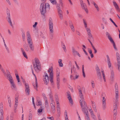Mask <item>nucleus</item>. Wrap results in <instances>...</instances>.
Listing matches in <instances>:
<instances>
[{
	"mask_svg": "<svg viewBox=\"0 0 120 120\" xmlns=\"http://www.w3.org/2000/svg\"><path fill=\"white\" fill-rule=\"evenodd\" d=\"M49 10L50 5L48 3H42L41 4L40 7V11L41 14L44 15L46 12V9Z\"/></svg>",
	"mask_w": 120,
	"mask_h": 120,
	"instance_id": "f257e3e1",
	"label": "nucleus"
},
{
	"mask_svg": "<svg viewBox=\"0 0 120 120\" xmlns=\"http://www.w3.org/2000/svg\"><path fill=\"white\" fill-rule=\"evenodd\" d=\"M26 37L27 42L30 49L31 50L33 51L34 50V46L30 35L29 31H27L26 32Z\"/></svg>",
	"mask_w": 120,
	"mask_h": 120,
	"instance_id": "f03ea898",
	"label": "nucleus"
},
{
	"mask_svg": "<svg viewBox=\"0 0 120 120\" xmlns=\"http://www.w3.org/2000/svg\"><path fill=\"white\" fill-rule=\"evenodd\" d=\"M35 62L33 64L34 68L36 71L38 72L40 70L41 68L40 62L37 58H35Z\"/></svg>",
	"mask_w": 120,
	"mask_h": 120,
	"instance_id": "7ed1b4c3",
	"label": "nucleus"
},
{
	"mask_svg": "<svg viewBox=\"0 0 120 120\" xmlns=\"http://www.w3.org/2000/svg\"><path fill=\"white\" fill-rule=\"evenodd\" d=\"M49 30L51 34H50V37L51 39H52L53 37V34L52 33H53V24L52 22V20L50 18L49 19Z\"/></svg>",
	"mask_w": 120,
	"mask_h": 120,
	"instance_id": "20e7f679",
	"label": "nucleus"
},
{
	"mask_svg": "<svg viewBox=\"0 0 120 120\" xmlns=\"http://www.w3.org/2000/svg\"><path fill=\"white\" fill-rule=\"evenodd\" d=\"M60 71H57L56 73V79L57 88L58 89H59V88L60 82Z\"/></svg>",
	"mask_w": 120,
	"mask_h": 120,
	"instance_id": "39448f33",
	"label": "nucleus"
},
{
	"mask_svg": "<svg viewBox=\"0 0 120 120\" xmlns=\"http://www.w3.org/2000/svg\"><path fill=\"white\" fill-rule=\"evenodd\" d=\"M43 79L45 84L47 85L48 84L49 81V77L46 73L44 74Z\"/></svg>",
	"mask_w": 120,
	"mask_h": 120,
	"instance_id": "423d86ee",
	"label": "nucleus"
},
{
	"mask_svg": "<svg viewBox=\"0 0 120 120\" xmlns=\"http://www.w3.org/2000/svg\"><path fill=\"white\" fill-rule=\"evenodd\" d=\"M116 60L117 61V64L118 67V69L120 71V56L119 53L117 52L116 53Z\"/></svg>",
	"mask_w": 120,
	"mask_h": 120,
	"instance_id": "0eeeda50",
	"label": "nucleus"
},
{
	"mask_svg": "<svg viewBox=\"0 0 120 120\" xmlns=\"http://www.w3.org/2000/svg\"><path fill=\"white\" fill-rule=\"evenodd\" d=\"M82 110L85 114V115L86 120H90V119L89 116L88 112L87 110H86V108L83 107Z\"/></svg>",
	"mask_w": 120,
	"mask_h": 120,
	"instance_id": "6e6552de",
	"label": "nucleus"
},
{
	"mask_svg": "<svg viewBox=\"0 0 120 120\" xmlns=\"http://www.w3.org/2000/svg\"><path fill=\"white\" fill-rule=\"evenodd\" d=\"M84 26L88 34H91V31L90 28H87V24L86 20L84 19H83Z\"/></svg>",
	"mask_w": 120,
	"mask_h": 120,
	"instance_id": "1a4fd4ad",
	"label": "nucleus"
},
{
	"mask_svg": "<svg viewBox=\"0 0 120 120\" xmlns=\"http://www.w3.org/2000/svg\"><path fill=\"white\" fill-rule=\"evenodd\" d=\"M7 16L6 17V18L8 21V23L9 24H10V25L12 27L13 26L11 20L9 11L8 10L7 11Z\"/></svg>",
	"mask_w": 120,
	"mask_h": 120,
	"instance_id": "9d476101",
	"label": "nucleus"
},
{
	"mask_svg": "<svg viewBox=\"0 0 120 120\" xmlns=\"http://www.w3.org/2000/svg\"><path fill=\"white\" fill-rule=\"evenodd\" d=\"M25 86L26 94V95H29L30 94V89L28 83H25Z\"/></svg>",
	"mask_w": 120,
	"mask_h": 120,
	"instance_id": "9b49d317",
	"label": "nucleus"
},
{
	"mask_svg": "<svg viewBox=\"0 0 120 120\" xmlns=\"http://www.w3.org/2000/svg\"><path fill=\"white\" fill-rule=\"evenodd\" d=\"M3 103L1 102L0 103V113L1 114V119L2 120L3 118Z\"/></svg>",
	"mask_w": 120,
	"mask_h": 120,
	"instance_id": "f8f14e48",
	"label": "nucleus"
},
{
	"mask_svg": "<svg viewBox=\"0 0 120 120\" xmlns=\"http://www.w3.org/2000/svg\"><path fill=\"white\" fill-rule=\"evenodd\" d=\"M67 93L68 96L67 98L70 103L72 105L73 104L70 92L69 91H68Z\"/></svg>",
	"mask_w": 120,
	"mask_h": 120,
	"instance_id": "ddd939ff",
	"label": "nucleus"
},
{
	"mask_svg": "<svg viewBox=\"0 0 120 120\" xmlns=\"http://www.w3.org/2000/svg\"><path fill=\"white\" fill-rule=\"evenodd\" d=\"M96 71L97 76L98 77L101 78V73L100 70L98 67H97L96 68Z\"/></svg>",
	"mask_w": 120,
	"mask_h": 120,
	"instance_id": "4468645a",
	"label": "nucleus"
},
{
	"mask_svg": "<svg viewBox=\"0 0 120 120\" xmlns=\"http://www.w3.org/2000/svg\"><path fill=\"white\" fill-rule=\"evenodd\" d=\"M11 85V87L12 89L16 90L17 88L15 84L14 81L10 82Z\"/></svg>",
	"mask_w": 120,
	"mask_h": 120,
	"instance_id": "2eb2a0df",
	"label": "nucleus"
},
{
	"mask_svg": "<svg viewBox=\"0 0 120 120\" xmlns=\"http://www.w3.org/2000/svg\"><path fill=\"white\" fill-rule=\"evenodd\" d=\"M51 106L52 112L54 113L55 112V103L54 102H51Z\"/></svg>",
	"mask_w": 120,
	"mask_h": 120,
	"instance_id": "dca6fc26",
	"label": "nucleus"
},
{
	"mask_svg": "<svg viewBox=\"0 0 120 120\" xmlns=\"http://www.w3.org/2000/svg\"><path fill=\"white\" fill-rule=\"evenodd\" d=\"M79 96L80 97V101L79 102H80V105L82 107H83L82 106V101L84 99L83 95L82 94H80L79 95Z\"/></svg>",
	"mask_w": 120,
	"mask_h": 120,
	"instance_id": "f3484780",
	"label": "nucleus"
},
{
	"mask_svg": "<svg viewBox=\"0 0 120 120\" xmlns=\"http://www.w3.org/2000/svg\"><path fill=\"white\" fill-rule=\"evenodd\" d=\"M34 75V76L35 78V82L34 83H33V86H34V88L36 89H37V85H38V83L37 81V78L36 77V76L34 74H33Z\"/></svg>",
	"mask_w": 120,
	"mask_h": 120,
	"instance_id": "a211bd4d",
	"label": "nucleus"
},
{
	"mask_svg": "<svg viewBox=\"0 0 120 120\" xmlns=\"http://www.w3.org/2000/svg\"><path fill=\"white\" fill-rule=\"evenodd\" d=\"M106 35L108 39L112 43L114 42L112 38L111 37L109 33L108 32H106Z\"/></svg>",
	"mask_w": 120,
	"mask_h": 120,
	"instance_id": "6ab92c4d",
	"label": "nucleus"
},
{
	"mask_svg": "<svg viewBox=\"0 0 120 120\" xmlns=\"http://www.w3.org/2000/svg\"><path fill=\"white\" fill-rule=\"evenodd\" d=\"M106 56L107 58V62L108 67L109 68H110L111 66V63L110 59L108 55H107Z\"/></svg>",
	"mask_w": 120,
	"mask_h": 120,
	"instance_id": "aec40b11",
	"label": "nucleus"
},
{
	"mask_svg": "<svg viewBox=\"0 0 120 120\" xmlns=\"http://www.w3.org/2000/svg\"><path fill=\"white\" fill-rule=\"evenodd\" d=\"M106 99L104 97H103L102 99V105H103V108L104 110L105 109L106 107V104L105 102Z\"/></svg>",
	"mask_w": 120,
	"mask_h": 120,
	"instance_id": "412c9836",
	"label": "nucleus"
},
{
	"mask_svg": "<svg viewBox=\"0 0 120 120\" xmlns=\"http://www.w3.org/2000/svg\"><path fill=\"white\" fill-rule=\"evenodd\" d=\"M7 75L8 79L9 81L10 82L13 81L12 78L10 74L7 73Z\"/></svg>",
	"mask_w": 120,
	"mask_h": 120,
	"instance_id": "4be33fe9",
	"label": "nucleus"
},
{
	"mask_svg": "<svg viewBox=\"0 0 120 120\" xmlns=\"http://www.w3.org/2000/svg\"><path fill=\"white\" fill-rule=\"evenodd\" d=\"M81 4L82 8L86 12H87L88 11L87 10L86 6L85 4L82 3Z\"/></svg>",
	"mask_w": 120,
	"mask_h": 120,
	"instance_id": "5701e85b",
	"label": "nucleus"
},
{
	"mask_svg": "<svg viewBox=\"0 0 120 120\" xmlns=\"http://www.w3.org/2000/svg\"><path fill=\"white\" fill-rule=\"evenodd\" d=\"M113 5L115 6V8L118 11H120L119 8L117 4H116V2H115L114 1H113Z\"/></svg>",
	"mask_w": 120,
	"mask_h": 120,
	"instance_id": "b1692460",
	"label": "nucleus"
},
{
	"mask_svg": "<svg viewBox=\"0 0 120 120\" xmlns=\"http://www.w3.org/2000/svg\"><path fill=\"white\" fill-rule=\"evenodd\" d=\"M49 77L50 82L51 83H53V73H52V71L51 72V73L50 74V76Z\"/></svg>",
	"mask_w": 120,
	"mask_h": 120,
	"instance_id": "393cba45",
	"label": "nucleus"
},
{
	"mask_svg": "<svg viewBox=\"0 0 120 120\" xmlns=\"http://www.w3.org/2000/svg\"><path fill=\"white\" fill-rule=\"evenodd\" d=\"M92 4L94 5L97 11H99V9L98 7V5L96 4L94 2V1L92 2Z\"/></svg>",
	"mask_w": 120,
	"mask_h": 120,
	"instance_id": "a878e982",
	"label": "nucleus"
},
{
	"mask_svg": "<svg viewBox=\"0 0 120 120\" xmlns=\"http://www.w3.org/2000/svg\"><path fill=\"white\" fill-rule=\"evenodd\" d=\"M92 105L94 110L96 112L97 110L95 103L93 101L92 102Z\"/></svg>",
	"mask_w": 120,
	"mask_h": 120,
	"instance_id": "bb28decb",
	"label": "nucleus"
},
{
	"mask_svg": "<svg viewBox=\"0 0 120 120\" xmlns=\"http://www.w3.org/2000/svg\"><path fill=\"white\" fill-rule=\"evenodd\" d=\"M115 93H119V90L118 89V85L117 83H116L115 85Z\"/></svg>",
	"mask_w": 120,
	"mask_h": 120,
	"instance_id": "cd10ccee",
	"label": "nucleus"
},
{
	"mask_svg": "<svg viewBox=\"0 0 120 120\" xmlns=\"http://www.w3.org/2000/svg\"><path fill=\"white\" fill-rule=\"evenodd\" d=\"M39 97H37V105H42V103H41V102L40 101H39Z\"/></svg>",
	"mask_w": 120,
	"mask_h": 120,
	"instance_id": "c85d7f7f",
	"label": "nucleus"
},
{
	"mask_svg": "<svg viewBox=\"0 0 120 120\" xmlns=\"http://www.w3.org/2000/svg\"><path fill=\"white\" fill-rule=\"evenodd\" d=\"M62 60L61 59H59L58 61L59 65L60 67H62L63 66V64L62 63Z\"/></svg>",
	"mask_w": 120,
	"mask_h": 120,
	"instance_id": "c756f323",
	"label": "nucleus"
},
{
	"mask_svg": "<svg viewBox=\"0 0 120 120\" xmlns=\"http://www.w3.org/2000/svg\"><path fill=\"white\" fill-rule=\"evenodd\" d=\"M8 103L9 105V106L10 107H11V105L10 98V96H8Z\"/></svg>",
	"mask_w": 120,
	"mask_h": 120,
	"instance_id": "7c9ffc66",
	"label": "nucleus"
},
{
	"mask_svg": "<svg viewBox=\"0 0 120 120\" xmlns=\"http://www.w3.org/2000/svg\"><path fill=\"white\" fill-rule=\"evenodd\" d=\"M61 46L64 51L65 52H66L67 50L65 44L64 43H62Z\"/></svg>",
	"mask_w": 120,
	"mask_h": 120,
	"instance_id": "2f4dec72",
	"label": "nucleus"
},
{
	"mask_svg": "<svg viewBox=\"0 0 120 120\" xmlns=\"http://www.w3.org/2000/svg\"><path fill=\"white\" fill-rule=\"evenodd\" d=\"M70 26L71 29L72 31L74 32L75 31V29L73 24L72 23H70Z\"/></svg>",
	"mask_w": 120,
	"mask_h": 120,
	"instance_id": "473e14b6",
	"label": "nucleus"
},
{
	"mask_svg": "<svg viewBox=\"0 0 120 120\" xmlns=\"http://www.w3.org/2000/svg\"><path fill=\"white\" fill-rule=\"evenodd\" d=\"M50 2L53 4H56L57 3L56 0H50Z\"/></svg>",
	"mask_w": 120,
	"mask_h": 120,
	"instance_id": "72a5a7b5",
	"label": "nucleus"
},
{
	"mask_svg": "<svg viewBox=\"0 0 120 120\" xmlns=\"http://www.w3.org/2000/svg\"><path fill=\"white\" fill-rule=\"evenodd\" d=\"M57 110L58 113H60V106L59 104V105H57Z\"/></svg>",
	"mask_w": 120,
	"mask_h": 120,
	"instance_id": "f704fd0d",
	"label": "nucleus"
},
{
	"mask_svg": "<svg viewBox=\"0 0 120 120\" xmlns=\"http://www.w3.org/2000/svg\"><path fill=\"white\" fill-rule=\"evenodd\" d=\"M82 75L85 78V74L84 72V65H82Z\"/></svg>",
	"mask_w": 120,
	"mask_h": 120,
	"instance_id": "c9c22d12",
	"label": "nucleus"
},
{
	"mask_svg": "<svg viewBox=\"0 0 120 120\" xmlns=\"http://www.w3.org/2000/svg\"><path fill=\"white\" fill-rule=\"evenodd\" d=\"M55 98L57 104L59 105V98L58 96H55Z\"/></svg>",
	"mask_w": 120,
	"mask_h": 120,
	"instance_id": "e433bc0d",
	"label": "nucleus"
},
{
	"mask_svg": "<svg viewBox=\"0 0 120 120\" xmlns=\"http://www.w3.org/2000/svg\"><path fill=\"white\" fill-rule=\"evenodd\" d=\"M22 38L23 40V41H24L25 38V33L24 32H22Z\"/></svg>",
	"mask_w": 120,
	"mask_h": 120,
	"instance_id": "4c0bfd02",
	"label": "nucleus"
},
{
	"mask_svg": "<svg viewBox=\"0 0 120 120\" xmlns=\"http://www.w3.org/2000/svg\"><path fill=\"white\" fill-rule=\"evenodd\" d=\"M72 52L74 55H75L77 53V52L78 51H76L74 48H72Z\"/></svg>",
	"mask_w": 120,
	"mask_h": 120,
	"instance_id": "58836bf2",
	"label": "nucleus"
},
{
	"mask_svg": "<svg viewBox=\"0 0 120 120\" xmlns=\"http://www.w3.org/2000/svg\"><path fill=\"white\" fill-rule=\"evenodd\" d=\"M91 114V117L94 120H96V117L94 113H92Z\"/></svg>",
	"mask_w": 120,
	"mask_h": 120,
	"instance_id": "ea45409f",
	"label": "nucleus"
},
{
	"mask_svg": "<svg viewBox=\"0 0 120 120\" xmlns=\"http://www.w3.org/2000/svg\"><path fill=\"white\" fill-rule=\"evenodd\" d=\"M91 83L92 85V87L93 88H94L95 87V84L93 81H91Z\"/></svg>",
	"mask_w": 120,
	"mask_h": 120,
	"instance_id": "a19ab883",
	"label": "nucleus"
},
{
	"mask_svg": "<svg viewBox=\"0 0 120 120\" xmlns=\"http://www.w3.org/2000/svg\"><path fill=\"white\" fill-rule=\"evenodd\" d=\"M22 53L24 56L27 59V56L25 52H22Z\"/></svg>",
	"mask_w": 120,
	"mask_h": 120,
	"instance_id": "79ce46f5",
	"label": "nucleus"
},
{
	"mask_svg": "<svg viewBox=\"0 0 120 120\" xmlns=\"http://www.w3.org/2000/svg\"><path fill=\"white\" fill-rule=\"evenodd\" d=\"M59 3L61 6L62 7H63V2L62 0H59Z\"/></svg>",
	"mask_w": 120,
	"mask_h": 120,
	"instance_id": "37998d69",
	"label": "nucleus"
},
{
	"mask_svg": "<svg viewBox=\"0 0 120 120\" xmlns=\"http://www.w3.org/2000/svg\"><path fill=\"white\" fill-rule=\"evenodd\" d=\"M112 43L113 44L114 49L116 50H117V49L116 47V45L114 42L113 43Z\"/></svg>",
	"mask_w": 120,
	"mask_h": 120,
	"instance_id": "c03bdc74",
	"label": "nucleus"
},
{
	"mask_svg": "<svg viewBox=\"0 0 120 120\" xmlns=\"http://www.w3.org/2000/svg\"><path fill=\"white\" fill-rule=\"evenodd\" d=\"M59 18L61 20H62L63 18V14L59 15H58Z\"/></svg>",
	"mask_w": 120,
	"mask_h": 120,
	"instance_id": "a18cd8bd",
	"label": "nucleus"
},
{
	"mask_svg": "<svg viewBox=\"0 0 120 120\" xmlns=\"http://www.w3.org/2000/svg\"><path fill=\"white\" fill-rule=\"evenodd\" d=\"M32 115L31 114H30L29 115L28 120H32Z\"/></svg>",
	"mask_w": 120,
	"mask_h": 120,
	"instance_id": "49530a36",
	"label": "nucleus"
},
{
	"mask_svg": "<svg viewBox=\"0 0 120 120\" xmlns=\"http://www.w3.org/2000/svg\"><path fill=\"white\" fill-rule=\"evenodd\" d=\"M58 15L63 14V12L61 10H59L57 11Z\"/></svg>",
	"mask_w": 120,
	"mask_h": 120,
	"instance_id": "de8ad7c7",
	"label": "nucleus"
},
{
	"mask_svg": "<svg viewBox=\"0 0 120 120\" xmlns=\"http://www.w3.org/2000/svg\"><path fill=\"white\" fill-rule=\"evenodd\" d=\"M52 68H49V69L48 70V72L49 73H50L49 74L50 75V74L51 73V71H52V73H53L52 72Z\"/></svg>",
	"mask_w": 120,
	"mask_h": 120,
	"instance_id": "09e8293b",
	"label": "nucleus"
},
{
	"mask_svg": "<svg viewBox=\"0 0 120 120\" xmlns=\"http://www.w3.org/2000/svg\"><path fill=\"white\" fill-rule=\"evenodd\" d=\"M115 105L114 106V110H117V105L115 103Z\"/></svg>",
	"mask_w": 120,
	"mask_h": 120,
	"instance_id": "8fccbe9b",
	"label": "nucleus"
},
{
	"mask_svg": "<svg viewBox=\"0 0 120 120\" xmlns=\"http://www.w3.org/2000/svg\"><path fill=\"white\" fill-rule=\"evenodd\" d=\"M24 48L25 50L26 51H28L29 50V49L27 46H25Z\"/></svg>",
	"mask_w": 120,
	"mask_h": 120,
	"instance_id": "3c124183",
	"label": "nucleus"
},
{
	"mask_svg": "<svg viewBox=\"0 0 120 120\" xmlns=\"http://www.w3.org/2000/svg\"><path fill=\"white\" fill-rule=\"evenodd\" d=\"M56 7L57 10V11H59V10H61V8H60L59 5H57L56 6Z\"/></svg>",
	"mask_w": 120,
	"mask_h": 120,
	"instance_id": "603ef678",
	"label": "nucleus"
},
{
	"mask_svg": "<svg viewBox=\"0 0 120 120\" xmlns=\"http://www.w3.org/2000/svg\"><path fill=\"white\" fill-rule=\"evenodd\" d=\"M16 79L18 81V82H20V80H19V75H16Z\"/></svg>",
	"mask_w": 120,
	"mask_h": 120,
	"instance_id": "864d4df0",
	"label": "nucleus"
},
{
	"mask_svg": "<svg viewBox=\"0 0 120 120\" xmlns=\"http://www.w3.org/2000/svg\"><path fill=\"white\" fill-rule=\"evenodd\" d=\"M88 38H92L93 39V38L92 37V35L91 34H88Z\"/></svg>",
	"mask_w": 120,
	"mask_h": 120,
	"instance_id": "5fc2aeb1",
	"label": "nucleus"
},
{
	"mask_svg": "<svg viewBox=\"0 0 120 120\" xmlns=\"http://www.w3.org/2000/svg\"><path fill=\"white\" fill-rule=\"evenodd\" d=\"M88 50L89 53L90 54H91L92 53V52L91 49L89 48H88Z\"/></svg>",
	"mask_w": 120,
	"mask_h": 120,
	"instance_id": "6e6d98bb",
	"label": "nucleus"
},
{
	"mask_svg": "<svg viewBox=\"0 0 120 120\" xmlns=\"http://www.w3.org/2000/svg\"><path fill=\"white\" fill-rule=\"evenodd\" d=\"M47 119H50L51 120H54V118L53 116H52L50 117H47Z\"/></svg>",
	"mask_w": 120,
	"mask_h": 120,
	"instance_id": "4d7b16f0",
	"label": "nucleus"
},
{
	"mask_svg": "<svg viewBox=\"0 0 120 120\" xmlns=\"http://www.w3.org/2000/svg\"><path fill=\"white\" fill-rule=\"evenodd\" d=\"M4 45L6 50L8 52H9V51L8 49V47L7 46L6 44H4Z\"/></svg>",
	"mask_w": 120,
	"mask_h": 120,
	"instance_id": "13d9d810",
	"label": "nucleus"
},
{
	"mask_svg": "<svg viewBox=\"0 0 120 120\" xmlns=\"http://www.w3.org/2000/svg\"><path fill=\"white\" fill-rule=\"evenodd\" d=\"M116 95H115V98L117 100L118 99V93L115 94Z\"/></svg>",
	"mask_w": 120,
	"mask_h": 120,
	"instance_id": "bf43d9fd",
	"label": "nucleus"
},
{
	"mask_svg": "<svg viewBox=\"0 0 120 120\" xmlns=\"http://www.w3.org/2000/svg\"><path fill=\"white\" fill-rule=\"evenodd\" d=\"M84 99L82 101V102H83V103L84 105V106L85 107H87V105L86 102L84 101Z\"/></svg>",
	"mask_w": 120,
	"mask_h": 120,
	"instance_id": "052dcab7",
	"label": "nucleus"
},
{
	"mask_svg": "<svg viewBox=\"0 0 120 120\" xmlns=\"http://www.w3.org/2000/svg\"><path fill=\"white\" fill-rule=\"evenodd\" d=\"M43 109H39L38 110V111L39 113H40L42 112Z\"/></svg>",
	"mask_w": 120,
	"mask_h": 120,
	"instance_id": "680f3d73",
	"label": "nucleus"
},
{
	"mask_svg": "<svg viewBox=\"0 0 120 120\" xmlns=\"http://www.w3.org/2000/svg\"><path fill=\"white\" fill-rule=\"evenodd\" d=\"M79 95L81 94H82V90L80 88L79 89Z\"/></svg>",
	"mask_w": 120,
	"mask_h": 120,
	"instance_id": "e2e57ef3",
	"label": "nucleus"
},
{
	"mask_svg": "<svg viewBox=\"0 0 120 120\" xmlns=\"http://www.w3.org/2000/svg\"><path fill=\"white\" fill-rule=\"evenodd\" d=\"M102 76L103 77V79L104 80L105 82L106 81V79H105V74L102 75Z\"/></svg>",
	"mask_w": 120,
	"mask_h": 120,
	"instance_id": "0e129e2a",
	"label": "nucleus"
},
{
	"mask_svg": "<svg viewBox=\"0 0 120 120\" xmlns=\"http://www.w3.org/2000/svg\"><path fill=\"white\" fill-rule=\"evenodd\" d=\"M64 115L65 116V117H68L67 112L66 110H65V111Z\"/></svg>",
	"mask_w": 120,
	"mask_h": 120,
	"instance_id": "69168bd1",
	"label": "nucleus"
},
{
	"mask_svg": "<svg viewBox=\"0 0 120 120\" xmlns=\"http://www.w3.org/2000/svg\"><path fill=\"white\" fill-rule=\"evenodd\" d=\"M6 2L9 5H11V3L9 0H6Z\"/></svg>",
	"mask_w": 120,
	"mask_h": 120,
	"instance_id": "338daca9",
	"label": "nucleus"
},
{
	"mask_svg": "<svg viewBox=\"0 0 120 120\" xmlns=\"http://www.w3.org/2000/svg\"><path fill=\"white\" fill-rule=\"evenodd\" d=\"M37 24L38 22H35L34 24L33 25V27L34 28L36 26V25Z\"/></svg>",
	"mask_w": 120,
	"mask_h": 120,
	"instance_id": "774afa93",
	"label": "nucleus"
}]
</instances>
